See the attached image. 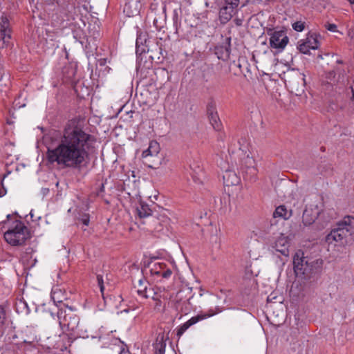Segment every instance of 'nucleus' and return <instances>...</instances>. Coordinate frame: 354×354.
Wrapping results in <instances>:
<instances>
[{
	"label": "nucleus",
	"instance_id": "nucleus-1",
	"mask_svg": "<svg viewBox=\"0 0 354 354\" xmlns=\"http://www.w3.org/2000/svg\"><path fill=\"white\" fill-rule=\"evenodd\" d=\"M95 142V138L86 132L79 120H70L57 143L48 147L46 159L62 168H79L88 159Z\"/></svg>",
	"mask_w": 354,
	"mask_h": 354
},
{
	"label": "nucleus",
	"instance_id": "nucleus-16",
	"mask_svg": "<svg viewBox=\"0 0 354 354\" xmlns=\"http://www.w3.org/2000/svg\"><path fill=\"white\" fill-rule=\"evenodd\" d=\"M354 227V218L350 216L344 217L336 225V228L341 231H345V234H348L351 230Z\"/></svg>",
	"mask_w": 354,
	"mask_h": 354
},
{
	"label": "nucleus",
	"instance_id": "nucleus-8",
	"mask_svg": "<svg viewBox=\"0 0 354 354\" xmlns=\"http://www.w3.org/2000/svg\"><path fill=\"white\" fill-rule=\"evenodd\" d=\"M269 44L272 48L282 51L287 46L289 39L285 30H274L269 34Z\"/></svg>",
	"mask_w": 354,
	"mask_h": 354
},
{
	"label": "nucleus",
	"instance_id": "nucleus-15",
	"mask_svg": "<svg viewBox=\"0 0 354 354\" xmlns=\"http://www.w3.org/2000/svg\"><path fill=\"white\" fill-rule=\"evenodd\" d=\"M288 245L289 243L287 237L281 236L274 242L273 248L282 255L288 257L289 255Z\"/></svg>",
	"mask_w": 354,
	"mask_h": 354
},
{
	"label": "nucleus",
	"instance_id": "nucleus-9",
	"mask_svg": "<svg viewBox=\"0 0 354 354\" xmlns=\"http://www.w3.org/2000/svg\"><path fill=\"white\" fill-rule=\"evenodd\" d=\"M319 36L315 33L308 34L298 42V50L303 54H308L310 50H316L319 46Z\"/></svg>",
	"mask_w": 354,
	"mask_h": 354
},
{
	"label": "nucleus",
	"instance_id": "nucleus-44",
	"mask_svg": "<svg viewBox=\"0 0 354 354\" xmlns=\"http://www.w3.org/2000/svg\"><path fill=\"white\" fill-rule=\"evenodd\" d=\"M115 342H118V339H114L113 340ZM114 344H115V343H114Z\"/></svg>",
	"mask_w": 354,
	"mask_h": 354
},
{
	"label": "nucleus",
	"instance_id": "nucleus-29",
	"mask_svg": "<svg viewBox=\"0 0 354 354\" xmlns=\"http://www.w3.org/2000/svg\"><path fill=\"white\" fill-rule=\"evenodd\" d=\"M165 344L163 342H159L156 344V353L155 354H165Z\"/></svg>",
	"mask_w": 354,
	"mask_h": 354
},
{
	"label": "nucleus",
	"instance_id": "nucleus-14",
	"mask_svg": "<svg viewBox=\"0 0 354 354\" xmlns=\"http://www.w3.org/2000/svg\"><path fill=\"white\" fill-rule=\"evenodd\" d=\"M223 179L225 186H235L241 183L240 177L232 169H226L223 174Z\"/></svg>",
	"mask_w": 354,
	"mask_h": 354
},
{
	"label": "nucleus",
	"instance_id": "nucleus-17",
	"mask_svg": "<svg viewBox=\"0 0 354 354\" xmlns=\"http://www.w3.org/2000/svg\"><path fill=\"white\" fill-rule=\"evenodd\" d=\"M150 9L159 17L166 16V3L162 0H153L150 6Z\"/></svg>",
	"mask_w": 354,
	"mask_h": 354
},
{
	"label": "nucleus",
	"instance_id": "nucleus-11",
	"mask_svg": "<svg viewBox=\"0 0 354 354\" xmlns=\"http://www.w3.org/2000/svg\"><path fill=\"white\" fill-rule=\"evenodd\" d=\"M238 6V0L226 2V5L223 6L219 12V19L222 24H226L232 19Z\"/></svg>",
	"mask_w": 354,
	"mask_h": 354
},
{
	"label": "nucleus",
	"instance_id": "nucleus-34",
	"mask_svg": "<svg viewBox=\"0 0 354 354\" xmlns=\"http://www.w3.org/2000/svg\"><path fill=\"white\" fill-rule=\"evenodd\" d=\"M81 221L84 225H86V226L88 225L89 218L87 215L83 216L82 218H81Z\"/></svg>",
	"mask_w": 354,
	"mask_h": 354
},
{
	"label": "nucleus",
	"instance_id": "nucleus-24",
	"mask_svg": "<svg viewBox=\"0 0 354 354\" xmlns=\"http://www.w3.org/2000/svg\"><path fill=\"white\" fill-rule=\"evenodd\" d=\"M190 299L183 301L182 304H179L177 306L178 308H180L181 313L185 315L188 314L193 310V305L190 302Z\"/></svg>",
	"mask_w": 354,
	"mask_h": 354
},
{
	"label": "nucleus",
	"instance_id": "nucleus-40",
	"mask_svg": "<svg viewBox=\"0 0 354 354\" xmlns=\"http://www.w3.org/2000/svg\"><path fill=\"white\" fill-rule=\"evenodd\" d=\"M48 191H49L48 189H44V193L48 192Z\"/></svg>",
	"mask_w": 354,
	"mask_h": 354
},
{
	"label": "nucleus",
	"instance_id": "nucleus-43",
	"mask_svg": "<svg viewBox=\"0 0 354 354\" xmlns=\"http://www.w3.org/2000/svg\"><path fill=\"white\" fill-rule=\"evenodd\" d=\"M351 3H354V0H348Z\"/></svg>",
	"mask_w": 354,
	"mask_h": 354
},
{
	"label": "nucleus",
	"instance_id": "nucleus-28",
	"mask_svg": "<svg viewBox=\"0 0 354 354\" xmlns=\"http://www.w3.org/2000/svg\"><path fill=\"white\" fill-rule=\"evenodd\" d=\"M306 23L302 21H297L292 24V27L297 32H302L305 29Z\"/></svg>",
	"mask_w": 354,
	"mask_h": 354
},
{
	"label": "nucleus",
	"instance_id": "nucleus-35",
	"mask_svg": "<svg viewBox=\"0 0 354 354\" xmlns=\"http://www.w3.org/2000/svg\"><path fill=\"white\" fill-rule=\"evenodd\" d=\"M116 348L118 349V352L119 353V354H129L128 352L125 351L124 348H122L119 346H116Z\"/></svg>",
	"mask_w": 354,
	"mask_h": 354
},
{
	"label": "nucleus",
	"instance_id": "nucleus-5",
	"mask_svg": "<svg viewBox=\"0 0 354 354\" xmlns=\"http://www.w3.org/2000/svg\"><path fill=\"white\" fill-rule=\"evenodd\" d=\"M313 262H308L302 251L295 252L293 257L294 271L297 276L310 277L314 272Z\"/></svg>",
	"mask_w": 354,
	"mask_h": 354
},
{
	"label": "nucleus",
	"instance_id": "nucleus-22",
	"mask_svg": "<svg viewBox=\"0 0 354 354\" xmlns=\"http://www.w3.org/2000/svg\"><path fill=\"white\" fill-rule=\"evenodd\" d=\"M166 264L164 263H153L149 266V272L151 275L160 277L162 270L165 269Z\"/></svg>",
	"mask_w": 354,
	"mask_h": 354
},
{
	"label": "nucleus",
	"instance_id": "nucleus-27",
	"mask_svg": "<svg viewBox=\"0 0 354 354\" xmlns=\"http://www.w3.org/2000/svg\"><path fill=\"white\" fill-rule=\"evenodd\" d=\"M8 82V79L5 77L4 70L1 64L0 63V88H2L3 86H6Z\"/></svg>",
	"mask_w": 354,
	"mask_h": 354
},
{
	"label": "nucleus",
	"instance_id": "nucleus-31",
	"mask_svg": "<svg viewBox=\"0 0 354 354\" xmlns=\"http://www.w3.org/2000/svg\"><path fill=\"white\" fill-rule=\"evenodd\" d=\"M172 274V271L167 268V266H165V269L162 270V272L160 273V277L162 279H169Z\"/></svg>",
	"mask_w": 354,
	"mask_h": 354
},
{
	"label": "nucleus",
	"instance_id": "nucleus-7",
	"mask_svg": "<svg viewBox=\"0 0 354 354\" xmlns=\"http://www.w3.org/2000/svg\"><path fill=\"white\" fill-rule=\"evenodd\" d=\"M12 30L9 20L6 16L0 17V50L8 47L11 44Z\"/></svg>",
	"mask_w": 354,
	"mask_h": 354
},
{
	"label": "nucleus",
	"instance_id": "nucleus-13",
	"mask_svg": "<svg viewBox=\"0 0 354 354\" xmlns=\"http://www.w3.org/2000/svg\"><path fill=\"white\" fill-rule=\"evenodd\" d=\"M142 4L139 0H130L124 6V12L128 17H133L139 15Z\"/></svg>",
	"mask_w": 354,
	"mask_h": 354
},
{
	"label": "nucleus",
	"instance_id": "nucleus-4",
	"mask_svg": "<svg viewBox=\"0 0 354 354\" xmlns=\"http://www.w3.org/2000/svg\"><path fill=\"white\" fill-rule=\"evenodd\" d=\"M239 149L236 151L239 158L238 165L241 171L250 178H254L257 174V168L255 160L252 156L248 140L241 138L238 140Z\"/></svg>",
	"mask_w": 354,
	"mask_h": 354
},
{
	"label": "nucleus",
	"instance_id": "nucleus-20",
	"mask_svg": "<svg viewBox=\"0 0 354 354\" xmlns=\"http://www.w3.org/2000/svg\"><path fill=\"white\" fill-rule=\"evenodd\" d=\"M292 216V210L288 209L284 205H279L273 212L274 218H280L284 220L288 219Z\"/></svg>",
	"mask_w": 354,
	"mask_h": 354
},
{
	"label": "nucleus",
	"instance_id": "nucleus-6",
	"mask_svg": "<svg viewBox=\"0 0 354 354\" xmlns=\"http://www.w3.org/2000/svg\"><path fill=\"white\" fill-rule=\"evenodd\" d=\"M160 150V147L159 143L155 140H152L149 142V147L143 151L142 153V158H153L152 160H149L151 162V164L148 165L149 167L158 169L161 165H166L167 160L162 155H159Z\"/></svg>",
	"mask_w": 354,
	"mask_h": 354
},
{
	"label": "nucleus",
	"instance_id": "nucleus-39",
	"mask_svg": "<svg viewBox=\"0 0 354 354\" xmlns=\"http://www.w3.org/2000/svg\"><path fill=\"white\" fill-rule=\"evenodd\" d=\"M352 97L354 99V89L352 90Z\"/></svg>",
	"mask_w": 354,
	"mask_h": 354
},
{
	"label": "nucleus",
	"instance_id": "nucleus-25",
	"mask_svg": "<svg viewBox=\"0 0 354 354\" xmlns=\"http://www.w3.org/2000/svg\"><path fill=\"white\" fill-rule=\"evenodd\" d=\"M315 219L316 216H313L309 211L305 210L304 212L302 222L304 225L308 226L313 224Z\"/></svg>",
	"mask_w": 354,
	"mask_h": 354
},
{
	"label": "nucleus",
	"instance_id": "nucleus-10",
	"mask_svg": "<svg viewBox=\"0 0 354 354\" xmlns=\"http://www.w3.org/2000/svg\"><path fill=\"white\" fill-rule=\"evenodd\" d=\"M218 312H219V310H218V311H212L211 310L210 313L208 314L198 315L196 316L192 317L188 321H187L184 324L178 326L176 328L177 337L178 338H180L185 333V331H187V330H188V328L189 327L196 324V323H198L200 321H202L207 317H209L211 316L216 315Z\"/></svg>",
	"mask_w": 354,
	"mask_h": 354
},
{
	"label": "nucleus",
	"instance_id": "nucleus-19",
	"mask_svg": "<svg viewBox=\"0 0 354 354\" xmlns=\"http://www.w3.org/2000/svg\"><path fill=\"white\" fill-rule=\"evenodd\" d=\"M208 118L209 122L214 130L220 131L222 129V124L218 113L214 108L208 110Z\"/></svg>",
	"mask_w": 354,
	"mask_h": 354
},
{
	"label": "nucleus",
	"instance_id": "nucleus-18",
	"mask_svg": "<svg viewBox=\"0 0 354 354\" xmlns=\"http://www.w3.org/2000/svg\"><path fill=\"white\" fill-rule=\"evenodd\" d=\"M345 231H341L337 228L335 227L331 230L330 234H328L326 236V241L329 243L333 242L339 243L341 242L345 237L348 236V234H345Z\"/></svg>",
	"mask_w": 354,
	"mask_h": 354
},
{
	"label": "nucleus",
	"instance_id": "nucleus-26",
	"mask_svg": "<svg viewBox=\"0 0 354 354\" xmlns=\"http://www.w3.org/2000/svg\"><path fill=\"white\" fill-rule=\"evenodd\" d=\"M219 51H221L222 52V55L220 56V55H218V57L219 59H227L229 58L230 57V48L229 47H221L217 49V51H216V54H218L219 53Z\"/></svg>",
	"mask_w": 354,
	"mask_h": 354
},
{
	"label": "nucleus",
	"instance_id": "nucleus-36",
	"mask_svg": "<svg viewBox=\"0 0 354 354\" xmlns=\"http://www.w3.org/2000/svg\"><path fill=\"white\" fill-rule=\"evenodd\" d=\"M6 194V189L4 187L0 188V197H3Z\"/></svg>",
	"mask_w": 354,
	"mask_h": 354
},
{
	"label": "nucleus",
	"instance_id": "nucleus-30",
	"mask_svg": "<svg viewBox=\"0 0 354 354\" xmlns=\"http://www.w3.org/2000/svg\"><path fill=\"white\" fill-rule=\"evenodd\" d=\"M6 319V311H5L4 308L0 306V329L4 325Z\"/></svg>",
	"mask_w": 354,
	"mask_h": 354
},
{
	"label": "nucleus",
	"instance_id": "nucleus-41",
	"mask_svg": "<svg viewBox=\"0 0 354 354\" xmlns=\"http://www.w3.org/2000/svg\"><path fill=\"white\" fill-rule=\"evenodd\" d=\"M138 294H140V295H142V291H141V290H138Z\"/></svg>",
	"mask_w": 354,
	"mask_h": 354
},
{
	"label": "nucleus",
	"instance_id": "nucleus-32",
	"mask_svg": "<svg viewBox=\"0 0 354 354\" xmlns=\"http://www.w3.org/2000/svg\"><path fill=\"white\" fill-rule=\"evenodd\" d=\"M326 28L333 32H337V27L334 24H328L325 25Z\"/></svg>",
	"mask_w": 354,
	"mask_h": 354
},
{
	"label": "nucleus",
	"instance_id": "nucleus-21",
	"mask_svg": "<svg viewBox=\"0 0 354 354\" xmlns=\"http://www.w3.org/2000/svg\"><path fill=\"white\" fill-rule=\"evenodd\" d=\"M137 213L140 218H145L151 216L152 211L149 205L140 203L139 206L137 207Z\"/></svg>",
	"mask_w": 354,
	"mask_h": 354
},
{
	"label": "nucleus",
	"instance_id": "nucleus-3",
	"mask_svg": "<svg viewBox=\"0 0 354 354\" xmlns=\"http://www.w3.org/2000/svg\"><path fill=\"white\" fill-rule=\"evenodd\" d=\"M58 319L63 332L68 335L83 338L95 337L89 335L87 330L83 328L82 326H80V318L71 308L66 310L60 309L58 312Z\"/></svg>",
	"mask_w": 354,
	"mask_h": 354
},
{
	"label": "nucleus",
	"instance_id": "nucleus-42",
	"mask_svg": "<svg viewBox=\"0 0 354 354\" xmlns=\"http://www.w3.org/2000/svg\"><path fill=\"white\" fill-rule=\"evenodd\" d=\"M227 40H228V45L230 46V38H227Z\"/></svg>",
	"mask_w": 354,
	"mask_h": 354
},
{
	"label": "nucleus",
	"instance_id": "nucleus-23",
	"mask_svg": "<svg viewBox=\"0 0 354 354\" xmlns=\"http://www.w3.org/2000/svg\"><path fill=\"white\" fill-rule=\"evenodd\" d=\"M51 298L54 303L59 304L63 301L65 295L60 289L56 288L52 290Z\"/></svg>",
	"mask_w": 354,
	"mask_h": 354
},
{
	"label": "nucleus",
	"instance_id": "nucleus-2",
	"mask_svg": "<svg viewBox=\"0 0 354 354\" xmlns=\"http://www.w3.org/2000/svg\"><path fill=\"white\" fill-rule=\"evenodd\" d=\"M10 215L7 216L8 220L0 223V227L7 228L4 232V239L6 241L13 246L22 245L30 238V232L25 224L19 221L9 220Z\"/></svg>",
	"mask_w": 354,
	"mask_h": 354
},
{
	"label": "nucleus",
	"instance_id": "nucleus-38",
	"mask_svg": "<svg viewBox=\"0 0 354 354\" xmlns=\"http://www.w3.org/2000/svg\"><path fill=\"white\" fill-rule=\"evenodd\" d=\"M160 306V301L157 300L155 308H157L158 307Z\"/></svg>",
	"mask_w": 354,
	"mask_h": 354
},
{
	"label": "nucleus",
	"instance_id": "nucleus-33",
	"mask_svg": "<svg viewBox=\"0 0 354 354\" xmlns=\"http://www.w3.org/2000/svg\"><path fill=\"white\" fill-rule=\"evenodd\" d=\"M97 283H98V286L100 287V291H101L102 293H103L104 287V284H103L102 277L100 276V275H97Z\"/></svg>",
	"mask_w": 354,
	"mask_h": 354
},
{
	"label": "nucleus",
	"instance_id": "nucleus-37",
	"mask_svg": "<svg viewBox=\"0 0 354 354\" xmlns=\"http://www.w3.org/2000/svg\"><path fill=\"white\" fill-rule=\"evenodd\" d=\"M109 336H110L109 335H108L107 337H106V336H100L99 339H102V340H105L106 339H109Z\"/></svg>",
	"mask_w": 354,
	"mask_h": 354
},
{
	"label": "nucleus",
	"instance_id": "nucleus-12",
	"mask_svg": "<svg viewBox=\"0 0 354 354\" xmlns=\"http://www.w3.org/2000/svg\"><path fill=\"white\" fill-rule=\"evenodd\" d=\"M290 86L292 92H295L296 95H300L304 91L305 78L304 75L297 72L292 80H289Z\"/></svg>",
	"mask_w": 354,
	"mask_h": 354
}]
</instances>
